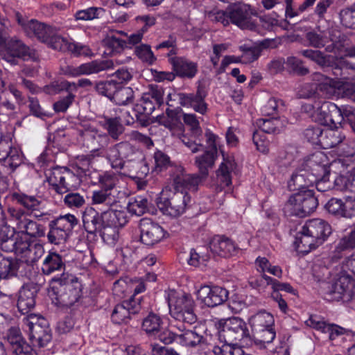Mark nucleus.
Returning <instances> with one entry per match:
<instances>
[{
	"instance_id": "obj_1",
	"label": "nucleus",
	"mask_w": 355,
	"mask_h": 355,
	"mask_svg": "<svg viewBox=\"0 0 355 355\" xmlns=\"http://www.w3.org/2000/svg\"><path fill=\"white\" fill-rule=\"evenodd\" d=\"M172 177L173 183L162 190L157 206L164 214L175 218L185 211L191 201L187 190L196 191L200 178L187 175L182 166L176 167Z\"/></svg>"
},
{
	"instance_id": "obj_2",
	"label": "nucleus",
	"mask_w": 355,
	"mask_h": 355,
	"mask_svg": "<svg viewBox=\"0 0 355 355\" xmlns=\"http://www.w3.org/2000/svg\"><path fill=\"white\" fill-rule=\"evenodd\" d=\"M47 181L58 194L67 193L64 197V205L71 209L82 207L85 199L79 193L71 191L73 183L77 180L76 175L66 167L56 166L45 172Z\"/></svg>"
},
{
	"instance_id": "obj_3",
	"label": "nucleus",
	"mask_w": 355,
	"mask_h": 355,
	"mask_svg": "<svg viewBox=\"0 0 355 355\" xmlns=\"http://www.w3.org/2000/svg\"><path fill=\"white\" fill-rule=\"evenodd\" d=\"M52 300L57 306L69 308L74 305L81 296V285L71 275L62 272L60 277L50 281Z\"/></svg>"
},
{
	"instance_id": "obj_4",
	"label": "nucleus",
	"mask_w": 355,
	"mask_h": 355,
	"mask_svg": "<svg viewBox=\"0 0 355 355\" xmlns=\"http://www.w3.org/2000/svg\"><path fill=\"white\" fill-rule=\"evenodd\" d=\"M325 159V156L320 152L311 155L300 165L293 173L288 182V187L291 191H303L306 187L314 184V182L320 178L323 169L320 162Z\"/></svg>"
},
{
	"instance_id": "obj_5",
	"label": "nucleus",
	"mask_w": 355,
	"mask_h": 355,
	"mask_svg": "<svg viewBox=\"0 0 355 355\" xmlns=\"http://www.w3.org/2000/svg\"><path fill=\"white\" fill-rule=\"evenodd\" d=\"M218 336L223 345L236 347L240 343H247L251 340V336L247 324L238 317H232L218 320Z\"/></svg>"
},
{
	"instance_id": "obj_6",
	"label": "nucleus",
	"mask_w": 355,
	"mask_h": 355,
	"mask_svg": "<svg viewBox=\"0 0 355 355\" xmlns=\"http://www.w3.org/2000/svg\"><path fill=\"white\" fill-rule=\"evenodd\" d=\"M318 200L312 190L304 189L292 195L286 202L284 211L288 216L304 217L313 212Z\"/></svg>"
},
{
	"instance_id": "obj_7",
	"label": "nucleus",
	"mask_w": 355,
	"mask_h": 355,
	"mask_svg": "<svg viewBox=\"0 0 355 355\" xmlns=\"http://www.w3.org/2000/svg\"><path fill=\"white\" fill-rule=\"evenodd\" d=\"M168 304L171 315L176 320L190 324L197 320L191 295L172 291L168 295Z\"/></svg>"
},
{
	"instance_id": "obj_8",
	"label": "nucleus",
	"mask_w": 355,
	"mask_h": 355,
	"mask_svg": "<svg viewBox=\"0 0 355 355\" xmlns=\"http://www.w3.org/2000/svg\"><path fill=\"white\" fill-rule=\"evenodd\" d=\"M78 223V218L73 214H67L50 220L47 239L53 245H60L68 239L73 227Z\"/></svg>"
},
{
	"instance_id": "obj_9",
	"label": "nucleus",
	"mask_w": 355,
	"mask_h": 355,
	"mask_svg": "<svg viewBox=\"0 0 355 355\" xmlns=\"http://www.w3.org/2000/svg\"><path fill=\"white\" fill-rule=\"evenodd\" d=\"M205 137L207 147L202 155L195 158V164L198 168L199 174H189V175H197L200 178V182L208 176L209 171L213 168L218 154L216 144L217 136L207 130L205 132Z\"/></svg>"
},
{
	"instance_id": "obj_10",
	"label": "nucleus",
	"mask_w": 355,
	"mask_h": 355,
	"mask_svg": "<svg viewBox=\"0 0 355 355\" xmlns=\"http://www.w3.org/2000/svg\"><path fill=\"white\" fill-rule=\"evenodd\" d=\"M114 67L111 60H94L78 66L67 65L62 68L63 74L71 77L98 73Z\"/></svg>"
},
{
	"instance_id": "obj_11",
	"label": "nucleus",
	"mask_w": 355,
	"mask_h": 355,
	"mask_svg": "<svg viewBox=\"0 0 355 355\" xmlns=\"http://www.w3.org/2000/svg\"><path fill=\"white\" fill-rule=\"evenodd\" d=\"M136 148L128 141H121L103 150L105 159L114 169L123 168L125 161L134 154Z\"/></svg>"
},
{
	"instance_id": "obj_12",
	"label": "nucleus",
	"mask_w": 355,
	"mask_h": 355,
	"mask_svg": "<svg viewBox=\"0 0 355 355\" xmlns=\"http://www.w3.org/2000/svg\"><path fill=\"white\" fill-rule=\"evenodd\" d=\"M115 210L103 211L98 213L94 208L88 207L83 214V223L85 231L96 236L106 223L110 222Z\"/></svg>"
},
{
	"instance_id": "obj_13",
	"label": "nucleus",
	"mask_w": 355,
	"mask_h": 355,
	"mask_svg": "<svg viewBox=\"0 0 355 355\" xmlns=\"http://www.w3.org/2000/svg\"><path fill=\"white\" fill-rule=\"evenodd\" d=\"M127 222L126 213L122 210H115L110 222L106 223L98 234L107 245H115L120 236L119 227H123Z\"/></svg>"
},
{
	"instance_id": "obj_14",
	"label": "nucleus",
	"mask_w": 355,
	"mask_h": 355,
	"mask_svg": "<svg viewBox=\"0 0 355 355\" xmlns=\"http://www.w3.org/2000/svg\"><path fill=\"white\" fill-rule=\"evenodd\" d=\"M331 300L349 302L355 298V279L348 275H342L329 290Z\"/></svg>"
},
{
	"instance_id": "obj_15",
	"label": "nucleus",
	"mask_w": 355,
	"mask_h": 355,
	"mask_svg": "<svg viewBox=\"0 0 355 355\" xmlns=\"http://www.w3.org/2000/svg\"><path fill=\"white\" fill-rule=\"evenodd\" d=\"M139 228L141 241L149 246L159 243L168 235L159 224L148 218H144L140 220Z\"/></svg>"
},
{
	"instance_id": "obj_16",
	"label": "nucleus",
	"mask_w": 355,
	"mask_h": 355,
	"mask_svg": "<svg viewBox=\"0 0 355 355\" xmlns=\"http://www.w3.org/2000/svg\"><path fill=\"white\" fill-rule=\"evenodd\" d=\"M125 175L132 179H144L149 173L148 164L143 153L137 148L121 169Z\"/></svg>"
},
{
	"instance_id": "obj_17",
	"label": "nucleus",
	"mask_w": 355,
	"mask_h": 355,
	"mask_svg": "<svg viewBox=\"0 0 355 355\" xmlns=\"http://www.w3.org/2000/svg\"><path fill=\"white\" fill-rule=\"evenodd\" d=\"M227 289L218 286H201L197 293L198 300L205 306L214 308L223 304L228 298Z\"/></svg>"
},
{
	"instance_id": "obj_18",
	"label": "nucleus",
	"mask_w": 355,
	"mask_h": 355,
	"mask_svg": "<svg viewBox=\"0 0 355 355\" xmlns=\"http://www.w3.org/2000/svg\"><path fill=\"white\" fill-rule=\"evenodd\" d=\"M80 141L83 145L91 152H98V155H102L103 148L109 143L110 139L107 134L101 132L94 128H89L79 132Z\"/></svg>"
},
{
	"instance_id": "obj_19",
	"label": "nucleus",
	"mask_w": 355,
	"mask_h": 355,
	"mask_svg": "<svg viewBox=\"0 0 355 355\" xmlns=\"http://www.w3.org/2000/svg\"><path fill=\"white\" fill-rule=\"evenodd\" d=\"M27 325L29 339L33 345L43 347L51 340V330L48 322L44 318H37L36 322L28 321Z\"/></svg>"
},
{
	"instance_id": "obj_20",
	"label": "nucleus",
	"mask_w": 355,
	"mask_h": 355,
	"mask_svg": "<svg viewBox=\"0 0 355 355\" xmlns=\"http://www.w3.org/2000/svg\"><path fill=\"white\" fill-rule=\"evenodd\" d=\"M178 96L182 106L191 107L202 115L207 113L208 110V105L205 102L207 92L202 87L198 86L196 93H179Z\"/></svg>"
},
{
	"instance_id": "obj_21",
	"label": "nucleus",
	"mask_w": 355,
	"mask_h": 355,
	"mask_svg": "<svg viewBox=\"0 0 355 355\" xmlns=\"http://www.w3.org/2000/svg\"><path fill=\"white\" fill-rule=\"evenodd\" d=\"M324 209L336 217L350 218L355 215V198H331L325 204Z\"/></svg>"
},
{
	"instance_id": "obj_22",
	"label": "nucleus",
	"mask_w": 355,
	"mask_h": 355,
	"mask_svg": "<svg viewBox=\"0 0 355 355\" xmlns=\"http://www.w3.org/2000/svg\"><path fill=\"white\" fill-rule=\"evenodd\" d=\"M143 307V304L134 298L123 301L115 306L111 318L116 324L127 323L132 315L137 314Z\"/></svg>"
},
{
	"instance_id": "obj_23",
	"label": "nucleus",
	"mask_w": 355,
	"mask_h": 355,
	"mask_svg": "<svg viewBox=\"0 0 355 355\" xmlns=\"http://www.w3.org/2000/svg\"><path fill=\"white\" fill-rule=\"evenodd\" d=\"M252 10L245 3H236L229 8L230 22L242 29H252L254 24L252 21Z\"/></svg>"
},
{
	"instance_id": "obj_24",
	"label": "nucleus",
	"mask_w": 355,
	"mask_h": 355,
	"mask_svg": "<svg viewBox=\"0 0 355 355\" xmlns=\"http://www.w3.org/2000/svg\"><path fill=\"white\" fill-rule=\"evenodd\" d=\"M33 52L20 40L9 41L2 53V59L10 64L17 65L19 58L31 57Z\"/></svg>"
},
{
	"instance_id": "obj_25",
	"label": "nucleus",
	"mask_w": 355,
	"mask_h": 355,
	"mask_svg": "<svg viewBox=\"0 0 355 355\" xmlns=\"http://www.w3.org/2000/svg\"><path fill=\"white\" fill-rule=\"evenodd\" d=\"M16 263L9 258L0 256V295L12 296V285L7 281L16 275Z\"/></svg>"
},
{
	"instance_id": "obj_26",
	"label": "nucleus",
	"mask_w": 355,
	"mask_h": 355,
	"mask_svg": "<svg viewBox=\"0 0 355 355\" xmlns=\"http://www.w3.org/2000/svg\"><path fill=\"white\" fill-rule=\"evenodd\" d=\"M303 227L305 228V231L315 238L318 243L322 244L331 234V225L320 218L309 220Z\"/></svg>"
},
{
	"instance_id": "obj_27",
	"label": "nucleus",
	"mask_w": 355,
	"mask_h": 355,
	"mask_svg": "<svg viewBox=\"0 0 355 355\" xmlns=\"http://www.w3.org/2000/svg\"><path fill=\"white\" fill-rule=\"evenodd\" d=\"M209 249L214 254L220 257L234 255L239 251L237 245L232 240L218 235L211 239Z\"/></svg>"
},
{
	"instance_id": "obj_28",
	"label": "nucleus",
	"mask_w": 355,
	"mask_h": 355,
	"mask_svg": "<svg viewBox=\"0 0 355 355\" xmlns=\"http://www.w3.org/2000/svg\"><path fill=\"white\" fill-rule=\"evenodd\" d=\"M177 343L188 348H196L206 343V338L197 332L196 329H187L184 327H178Z\"/></svg>"
},
{
	"instance_id": "obj_29",
	"label": "nucleus",
	"mask_w": 355,
	"mask_h": 355,
	"mask_svg": "<svg viewBox=\"0 0 355 355\" xmlns=\"http://www.w3.org/2000/svg\"><path fill=\"white\" fill-rule=\"evenodd\" d=\"M0 161L12 171L22 163V156L16 148H13L8 141H0Z\"/></svg>"
},
{
	"instance_id": "obj_30",
	"label": "nucleus",
	"mask_w": 355,
	"mask_h": 355,
	"mask_svg": "<svg viewBox=\"0 0 355 355\" xmlns=\"http://www.w3.org/2000/svg\"><path fill=\"white\" fill-rule=\"evenodd\" d=\"M170 63L176 75L181 78H193L198 72L197 64L183 57L172 58Z\"/></svg>"
},
{
	"instance_id": "obj_31",
	"label": "nucleus",
	"mask_w": 355,
	"mask_h": 355,
	"mask_svg": "<svg viewBox=\"0 0 355 355\" xmlns=\"http://www.w3.org/2000/svg\"><path fill=\"white\" fill-rule=\"evenodd\" d=\"M36 289L29 286L21 288L18 294L17 308L21 314H26L34 308L35 305Z\"/></svg>"
},
{
	"instance_id": "obj_32",
	"label": "nucleus",
	"mask_w": 355,
	"mask_h": 355,
	"mask_svg": "<svg viewBox=\"0 0 355 355\" xmlns=\"http://www.w3.org/2000/svg\"><path fill=\"white\" fill-rule=\"evenodd\" d=\"M26 33L32 37H36L42 42L46 43L50 37L53 36L55 28L36 20H31L24 26Z\"/></svg>"
},
{
	"instance_id": "obj_33",
	"label": "nucleus",
	"mask_w": 355,
	"mask_h": 355,
	"mask_svg": "<svg viewBox=\"0 0 355 355\" xmlns=\"http://www.w3.org/2000/svg\"><path fill=\"white\" fill-rule=\"evenodd\" d=\"M65 268V261L62 255L55 252H49L42 261V272L50 275L55 272H61Z\"/></svg>"
},
{
	"instance_id": "obj_34",
	"label": "nucleus",
	"mask_w": 355,
	"mask_h": 355,
	"mask_svg": "<svg viewBox=\"0 0 355 355\" xmlns=\"http://www.w3.org/2000/svg\"><path fill=\"white\" fill-rule=\"evenodd\" d=\"M313 78L322 82L318 84L314 89H311L307 94H302L303 98L315 97L317 94L315 90L322 92L325 98H329L334 94L336 83L334 79L327 78L320 73H315Z\"/></svg>"
},
{
	"instance_id": "obj_35",
	"label": "nucleus",
	"mask_w": 355,
	"mask_h": 355,
	"mask_svg": "<svg viewBox=\"0 0 355 355\" xmlns=\"http://www.w3.org/2000/svg\"><path fill=\"white\" fill-rule=\"evenodd\" d=\"M103 121H101V126L107 131L108 138L114 141H118L123 134L125 128L122 123L121 117L103 116Z\"/></svg>"
},
{
	"instance_id": "obj_36",
	"label": "nucleus",
	"mask_w": 355,
	"mask_h": 355,
	"mask_svg": "<svg viewBox=\"0 0 355 355\" xmlns=\"http://www.w3.org/2000/svg\"><path fill=\"white\" fill-rule=\"evenodd\" d=\"M306 323L310 327L320 330L322 333L328 334L329 338L331 340L344 334L343 328L334 324H327L324 321L319 320L316 316L310 317Z\"/></svg>"
},
{
	"instance_id": "obj_37",
	"label": "nucleus",
	"mask_w": 355,
	"mask_h": 355,
	"mask_svg": "<svg viewBox=\"0 0 355 355\" xmlns=\"http://www.w3.org/2000/svg\"><path fill=\"white\" fill-rule=\"evenodd\" d=\"M116 202L115 196L107 190H95L92 195V204L104 211L111 210L110 207Z\"/></svg>"
},
{
	"instance_id": "obj_38",
	"label": "nucleus",
	"mask_w": 355,
	"mask_h": 355,
	"mask_svg": "<svg viewBox=\"0 0 355 355\" xmlns=\"http://www.w3.org/2000/svg\"><path fill=\"white\" fill-rule=\"evenodd\" d=\"M295 244L297 250L303 254H308L311 251L316 249L321 243H316V241L311 234L305 231V228L302 227L301 232H299L295 238Z\"/></svg>"
},
{
	"instance_id": "obj_39",
	"label": "nucleus",
	"mask_w": 355,
	"mask_h": 355,
	"mask_svg": "<svg viewBox=\"0 0 355 355\" xmlns=\"http://www.w3.org/2000/svg\"><path fill=\"white\" fill-rule=\"evenodd\" d=\"M256 125L263 134H279L285 127V120L279 118L259 119L256 121Z\"/></svg>"
},
{
	"instance_id": "obj_40",
	"label": "nucleus",
	"mask_w": 355,
	"mask_h": 355,
	"mask_svg": "<svg viewBox=\"0 0 355 355\" xmlns=\"http://www.w3.org/2000/svg\"><path fill=\"white\" fill-rule=\"evenodd\" d=\"M17 230L19 234L35 239L45 236L44 227L28 218L25 220Z\"/></svg>"
},
{
	"instance_id": "obj_41",
	"label": "nucleus",
	"mask_w": 355,
	"mask_h": 355,
	"mask_svg": "<svg viewBox=\"0 0 355 355\" xmlns=\"http://www.w3.org/2000/svg\"><path fill=\"white\" fill-rule=\"evenodd\" d=\"M12 198L17 204L30 212L38 211L42 204V200L35 196H29L24 193H13Z\"/></svg>"
},
{
	"instance_id": "obj_42",
	"label": "nucleus",
	"mask_w": 355,
	"mask_h": 355,
	"mask_svg": "<svg viewBox=\"0 0 355 355\" xmlns=\"http://www.w3.org/2000/svg\"><path fill=\"white\" fill-rule=\"evenodd\" d=\"M305 58L315 62L322 68L333 67L334 56L326 55L320 51L306 49L300 52Z\"/></svg>"
},
{
	"instance_id": "obj_43",
	"label": "nucleus",
	"mask_w": 355,
	"mask_h": 355,
	"mask_svg": "<svg viewBox=\"0 0 355 355\" xmlns=\"http://www.w3.org/2000/svg\"><path fill=\"white\" fill-rule=\"evenodd\" d=\"M236 164L233 159H225L216 171L218 180L225 186L232 184V173L236 168Z\"/></svg>"
},
{
	"instance_id": "obj_44",
	"label": "nucleus",
	"mask_w": 355,
	"mask_h": 355,
	"mask_svg": "<svg viewBox=\"0 0 355 355\" xmlns=\"http://www.w3.org/2000/svg\"><path fill=\"white\" fill-rule=\"evenodd\" d=\"M162 324L161 318L154 313H150L144 318L141 328L149 336H155L162 329Z\"/></svg>"
},
{
	"instance_id": "obj_45",
	"label": "nucleus",
	"mask_w": 355,
	"mask_h": 355,
	"mask_svg": "<svg viewBox=\"0 0 355 355\" xmlns=\"http://www.w3.org/2000/svg\"><path fill=\"white\" fill-rule=\"evenodd\" d=\"M274 318L272 315L266 311H259L252 315L249 319V323L252 327V332L262 329L263 326L274 325Z\"/></svg>"
},
{
	"instance_id": "obj_46",
	"label": "nucleus",
	"mask_w": 355,
	"mask_h": 355,
	"mask_svg": "<svg viewBox=\"0 0 355 355\" xmlns=\"http://www.w3.org/2000/svg\"><path fill=\"white\" fill-rule=\"evenodd\" d=\"M32 241L24 235L17 233L13 240H10L5 247L6 252H15L17 254L26 253Z\"/></svg>"
},
{
	"instance_id": "obj_47",
	"label": "nucleus",
	"mask_w": 355,
	"mask_h": 355,
	"mask_svg": "<svg viewBox=\"0 0 355 355\" xmlns=\"http://www.w3.org/2000/svg\"><path fill=\"white\" fill-rule=\"evenodd\" d=\"M332 188L338 191H349L355 193V177L351 173L337 175L332 184Z\"/></svg>"
},
{
	"instance_id": "obj_48",
	"label": "nucleus",
	"mask_w": 355,
	"mask_h": 355,
	"mask_svg": "<svg viewBox=\"0 0 355 355\" xmlns=\"http://www.w3.org/2000/svg\"><path fill=\"white\" fill-rule=\"evenodd\" d=\"M134 99V92L130 87H124L119 83L111 101L120 105L132 103Z\"/></svg>"
},
{
	"instance_id": "obj_49",
	"label": "nucleus",
	"mask_w": 355,
	"mask_h": 355,
	"mask_svg": "<svg viewBox=\"0 0 355 355\" xmlns=\"http://www.w3.org/2000/svg\"><path fill=\"white\" fill-rule=\"evenodd\" d=\"M119 83L115 79L98 81L94 83V90L99 95L106 96L112 100Z\"/></svg>"
},
{
	"instance_id": "obj_50",
	"label": "nucleus",
	"mask_w": 355,
	"mask_h": 355,
	"mask_svg": "<svg viewBox=\"0 0 355 355\" xmlns=\"http://www.w3.org/2000/svg\"><path fill=\"white\" fill-rule=\"evenodd\" d=\"M309 45L315 49H320L325 46L327 36L324 31H320L319 26L315 29L308 31L305 35Z\"/></svg>"
},
{
	"instance_id": "obj_51",
	"label": "nucleus",
	"mask_w": 355,
	"mask_h": 355,
	"mask_svg": "<svg viewBox=\"0 0 355 355\" xmlns=\"http://www.w3.org/2000/svg\"><path fill=\"white\" fill-rule=\"evenodd\" d=\"M242 52L241 55L242 63L250 64L257 60L261 55V50L257 45L244 44L239 47Z\"/></svg>"
},
{
	"instance_id": "obj_52",
	"label": "nucleus",
	"mask_w": 355,
	"mask_h": 355,
	"mask_svg": "<svg viewBox=\"0 0 355 355\" xmlns=\"http://www.w3.org/2000/svg\"><path fill=\"white\" fill-rule=\"evenodd\" d=\"M322 144L319 146L324 149L331 148L338 146L343 141V137L337 130H323Z\"/></svg>"
},
{
	"instance_id": "obj_53",
	"label": "nucleus",
	"mask_w": 355,
	"mask_h": 355,
	"mask_svg": "<svg viewBox=\"0 0 355 355\" xmlns=\"http://www.w3.org/2000/svg\"><path fill=\"white\" fill-rule=\"evenodd\" d=\"M210 259L207 249L205 247H198L196 249H191L190 257L188 259V263L191 266L197 267L204 264Z\"/></svg>"
},
{
	"instance_id": "obj_54",
	"label": "nucleus",
	"mask_w": 355,
	"mask_h": 355,
	"mask_svg": "<svg viewBox=\"0 0 355 355\" xmlns=\"http://www.w3.org/2000/svg\"><path fill=\"white\" fill-rule=\"evenodd\" d=\"M324 161L325 159L320 162V165L324 171L323 173H321L320 178H318V180L314 182L317 189L322 192L332 188V183L329 181V167L327 164L324 163Z\"/></svg>"
},
{
	"instance_id": "obj_55",
	"label": "nucleus",
	"mask_w": 355,
	"mask_h": 355,
	"mask_svg": "<svg viewBox=\"0 0 355 355\" xmlns=\"http://www.w3.org/2000/svg\"><path fill=\"white\" fill-rule=\"evenodd\" d=\"M285 105L284 101L276 97L270 98L263 106L261 112L264 115H273L284 111Z\"/></svg>"
},
{
	"instance_id": "obj_56",
	"label": "nucleus",
	"mask_w": 355,
	"mask_h": 355,
	"mask_svg": "<svg viewBox=\"0 0 355 355\" xmlns=\"http://www.w3.org/2000/svg\"><path fill=\"white\" fill-rule=\"evenodd\" d=\"M148 202L146 198L137 196L128 204V210L132 214L141 216L148 210Z\"/></svg>"
},
{
	"instance_id": "obj_57",
	"label": "nucleus",
	"mask_w": 355,
	"mask_h": 355,
	"mask_svg": "<svg viewBox=\"0 0 355 355\" xmlns=\"http://www.w3.org/2000/svg\"><path fill=\"white\" fill-rule=\"evenodd\" d=\"M122 116L127 125H131L134 124L135 121L139 122L142 126H146L148 124V121L146 120L145 116L141 114L140 112L137 111V105L130 111H125Z\"/></svg>"
},
{
	"instance_id": "obj_58",
	"label": "nucleus",
	"mask_w": 355,
	"mask_h": 355,
	"mask_svg": "<svg viewBox=\"0 0 355 355\" xmlns=\"http://www.w3.org/2000/svg\"><path fill=\"white\" fill-rule=\"evenodd\" d=\"M135 53L143 62L149 65L153 64L156 60L151 48L148 44H140L135 49Z\"/></svg>"
},
{
	"instance_id": "obj_59",
	"label": "nucleus",
	"mask_w": 355,
	"mask_h": 355,
	"mask_svg": "<svg viewBox=\"0 0 355 355\" xmlns=\"http://www.w3.org/2000/svg\"><path fill=\"white\" fill-rule=\"evenodd\" d=\"M6 338L9 343L12 346L14 353L15 352V349L18 347L28 345L22 338L20 329L16 327H10L8 329Z\"/></svg>"
},
{
	"instance_id": "obj_60",
	"label": "nucleus",
	"mask_w": 355,
	"mask_h": 355,
	"mask_svg": "<svg viewBox=\"0 0 355 355\" xmlns=\"http://www.w3.org/2000/svg\"><path fill=\"white\" fill-rule=\"evenodd\" d=\"M263 278L267 282L268 284H270L272 289V293H280V291H285L288 293L295 294L296 291L291 286L289 283L280 282L279 281L273 279L265 274L263 275Z\"/></svg>"
},
{
	"instance_id": "obj_61",
	"label": "nucleus",
	"mask_w": 355,
	"mask_h": 355,
	"mask_svg": "<svg viewBox=\"0 0 355 355\" xmlns=\"http://www.w3.org/2000/svg\"><path fill=\"white\" fill-rule=\"evenodd\" d=\"M182 119L184 123L190 127L191 135L194 138L198 139L202 136V130L196 114H184Z\"/></svg>"
},
{
	"instance_id": "obj_62",
	"label": "nucleus",
	"mask_w": 355,
	"mask_h": 355,
	"mask_svg": "<svg viewBox=\"0 0 355 355\" xmlns=\"http://www.w3.org/2000/svg\"><path fill=\"white\" fill-rule=\"evenodd\" d=\"M70 43L67 40L57 35L56 30L54 31L53 36L50 37L49 40L46 42L52 49L63 52L69 50Z\"/></svg>"
},
{
	"instance_id": "obj_63",
	"label": "nucleus",
	"mask_w": 355,
	"mask_h": 355,
	"mask_svg": "<svg viewBox=\"0 0 355 355\" xmlns=\"http://www.w3.org/2000/svg\"><path fill=\"white\" fill-rule=\"evenodd\" d=\"M105 44L112 49L113 51L121 52L125 48L128 47L127 42L120 39L116 35L107 33V37L104 40Z\"/></svg>"
},
{
	"instance_id": "obj_64",
	"label": "nucleus",
	"mask_w": 355,
	"mask_h": 355,
	"mask_svg": "<svg viewBox=\"0 0 355 355\" xmlns=\"http://www.w3.org/2000/svg\"><path fill=\"white\" fill-rule=\"evenodd\" d=\"M355 248V227L344 235L339 241L336 249L339 251Z\"/></svg>"
}]
</instances>
